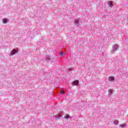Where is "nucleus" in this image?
<instances>
[{"mask_svg": "<svg viewBox=\"0 0 128 128\" xmlns=\"http://www.w3.org/2000/svg\"><path fill=\"white\" fill-rule=\"evenodd\" d=\"M18 50H14V49L12 50L10 52V56H14V54H18Z\"/></svg>", "mask_w": 128, "mask_h": 128, "instance_id": "nucleus-1", "label": "nucleus"}, {"mask_svg": "<svg viewBox=\"0 0 128 128\" xmlns=\"http://www.w3.org/2000/svg\"><path fill=\"white\" fill-rule=\"evenodd\" d=\"M78 80H76L72 82V84H74V86H78Z\"/></svg>", "mask_w": 128, "mask_h": 128, "instance_id": "nucleus-2", "label": "nucleus"}, {"mask_svg": "<svg viewBox=\"0 0 128 128\" xmlns=\"http://www.w3.org/2000/svg\"><path fill=\"white\" fill-rule=\"evenodd\" d=\"M107 4L108 6H109L110 8H112V2H109L107 3Z\"/></svg>", "mask_w": 128, "mask_h": 128, "instance_id": "nucleus-3", "label": "nucleus"}, {"mask_svg": "<svg viewBox=\"0 0 128 128\" xmlns=\"http://www.w3.org/2000/svg\"><path fill=\"white\" fill-rule=\"evenodd\" d=\"M2 22L3 24H6V22H8V19L7 18H3L2 20Z\"/></svg>", "mask_w": 128, "mask_h": 128, "instance_id": "nucleus-4", "label": "nucleus"}, {"mask_svg": "<svg viewBox=\"0 0 128 128\" xmlns=\"http://www.w3.org/2000/svg\"><path fill=\"white\" fill-rule=\"evenodd\" d=\"M74 23L76 24H78L79 23L78 20L76 19L74 20Z\"/></svg>", "mask_w": 128, "mask_h": 128, "instance_id": "nucleus-5", "label": "nucleus"}, {"mask_svg": "<svg viewBox=\"0 0 128 128\" xmlns=\"http://www.w3.org/2000/svg\"><path fill=\"white\" fill-rule=\"evenodd\" d=\"M110 80H114V76H110L109 78Z\"/></svg>", "mask_w": 128, "mask_h": 128, "instance_id": "nucleus-6", "label": "nucleus"}, {"mask_svg": "<svg viewBox=\"0 0 128 128\" xmlns=\"http://www.w3.org/2000/svg\"><path fill=\"white\" fill-rule=\"evenodd\" d=\"M114 124H118V121L117 120H114Z\"/></svg>", "mask_w": 128, "mask_h": 128, "instance_id": "nucleus-7", "label": "nucleus"}, {"mask_svg": "<svg viewBox=\"0 0 128 128\" xmlns=\"http://www.w3.org/2000/svg\"><path fill=\"white\" fill-rule=\"evenodd\" d=\"M64 54V52H60V56H62V55L63 54Z\"/></svg>", "mask_w": 128, "mask_h": 128, "instance_id": "nucleus-8", "label": "nucleus"}, {"mask_svg": "<svg viewBox=\"0 0 128 128\" xmlns=\"http://www.w3.org/2000/svg\"><path fill=\"white\" fill-rule=\"evenodd\" d=\"M120 126H122V128H124V126H126V124H121Z\"/></svg>", "mask_w": 128, "mask_h": 128, "instance_id": "nucleus-9", "label": "nucleus"}, {"mask_svg": "<svg viewBox=\"0 0 128 128\" xmlns=\"http://www.w3.org/2000/svg\"><path fill=\"white\" fill-rule=\"evenodd\" d=\"M70 116L68 114H66V118H70Z\"/></svg>", "mask_w": 128, "mask_h": 128, "instance_id": "nucleus-10", "label": "nucleus"}, {"mask_svg": "<svg viewBox=\"0 0 128 128\" xmlns=\"http://www.w3.org/2000/svg\"><path fill=\"white\" fill-rule=\"evenodd\" d=\"M60 93H61L62 94H64V90H61V91H60Z\"/></svg>", "mask_w": 128, "mask_h": 128, "instance_id": "nucleus-11", "label": "nucleus"}, {"mask_svg": "<svg viewBox=\"0 0 128 128\" xmlns=\"http://www.w3.org/2000/svg\"><path fill=\"white\" fill-rule=\"evenodd\" d=\"M110 92H111V94H112V91L111 90Z\"/></svg>", "mask_w": 128, "mask_h": 128, "instance_id": "nucleus-12", "label": "nucleus"}]
</instances>
